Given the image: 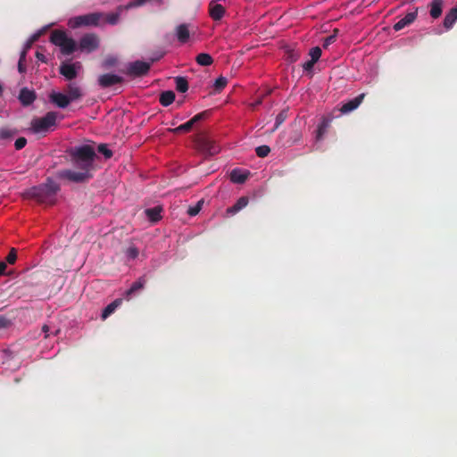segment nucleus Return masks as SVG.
Listing matches in <instances>:
<instances>
[{
  "label": "nucleus",
  "mask_w": 457,
  "mask_h": 457,
  "mask_svg": "<svg viewBox=\"0 0 457 457\" xmlns=\"http://www.w3.org/2000/svg\"><path fill=\"white\" fill-rule=\"evenodd\" d=\"M67 153L78 170L64 169L56 171L55 178L72 183H86L93 178L92 170L96 154L90 145L71 147Z\"/></svg>",
  "instance_id": "obj_1"
},
{
  "label": "nucleus",
  "mask_w": 457,
  "mask_h": 457,
  "mask_svg": "<svg viewBox=\"0 0 457 457\" xmlns=\"http://www.w3.org/2000/svg\"><path fill=\"white\" fill-rule=\"evenodd\" d=\"M61 187L53 179L47 178L46 182L32 187L29 190L31 198L37 200L39 204L46 205H54L57 201V194Z\"/></svg>",
  "instance_id": "obj_2"
},
{
  "label": "nucleus",
  "mask_w": 457,
  "mask_h": 457,
  "mask_svg": "<svg viewBox=\"0 0 457 457\" xmlns=\"http://www.w3.org/2000/svg\"><path fill=\"white\" fill-rule=\"evenodd\" d=\"M50 42L59 46L62 54L70 55L77 49V44L74 39L69 37L65 31L55 29L52 31Z\"/></svg>",
  "instance_id": "obj_3"
},
{
  "label": "nucleus",
  "mask_w": 457,
  "mask_h": 457,
  "mask_svg": "<svg viewBox=\"0 0 457 457\" xmlns=\"http://www.w3.org/2000/svg\"><path fill=\"white\" fill-rule=\"evenodd\" d=\"M195 147L202 154L212 156L220 153V146L216 140L208 134H200L195 141Z\"/></svg>",
  "instance_id": "obj_4"
},
{
  "label": "nucleus",
  "mask_w": 457,
  "mask_h": 457,
  "mask_svg": "<svg viewBox=\"0 0 457 457\" xmlns=\"http://www.w3.org/2000/svg\"><path fill=\"white\" fill-rule=\"evenodd\" d=\"M57 113L48 112L45 116L31 120V129L34 133H46L56 126Z\"/></svg>",
  "instance_id": "obj_5"
},
{
  "label": "nucleus",
  "mask_w": 457,
  "mask_h": 457,
  "mask_svg": "<svg viewBox=\"0 0 457 457\" xmlns=\"http://www.w3.org/2000/svg\"><path fill=\"white\" fill-rule=\"evenodd\" d=\"M104 16V12H91L74 17L69 21V26L76 29L81 26H98Z\"/></svg>",
  "instance_id": "obj_6"
},
{
  "label": "nucleus",
  "mask_w": 457,
  "mask_h": 457,
  "mask_svg": "<svg viewBox=\"0 0 457 457\" xmlns=\"http://www.w3.org/2000/svg\"><path fill=\"white\" fill-rule=\"evenodd\" d=\"M99 37L95 33H87L79 39V48L82 52L92 53L99 47Z\"/></svg>",
  "instance_id": "obj_7"
},
{
  "label": "nucleus",
  "mask_w": 457,
  "mask_h": 457,
  "mask_svg": "<svg viewBox=\"0 0 457 457\" xmlns=\"http://www.w3.org/2000/svg\"><path fill=\"white\" fill-rule=\"evenodd\" d=\"M150 63L143 61H136L129 63L125 73L130 77H142L147 74Z\"/></svg>",
  "instance_id": "obj_8"
},
{
  "label": "nucleus",
  "mask_w": 457,
  "mask_h": 457,
  "mask_svg": "<svg viewBox=\"0 0 457 457\" xmlns=\"http://www.w3.org/2000/svg\"><path fill=\"white\" fill-rule=\"evenodd\" d=\"M124 81L123 78L115 74L106 73L98 77V84L101 87L106 88Z\"/></svg>",
  "instance_id": "obj_9"
},
{
  "label": "nucleus",
  "mask_w": 457,
  "mask_h": 457,
  "mask_svg": "<svg viewBox=\"0 0 457 457\" xmlns=\"http://www.w3.org/2000/svg\"><path fill=\"white\" fill-rule=\"evenodd\" d=\"M217 1L212 0L208 6L209 15L214 21H220L226 12L225 7L218 4Z\"/></svg>",
  "instance_id": "obj_10"
},
{
  "label": "nucleus",
  "mask_w": 457,
  "mask_h": 457,
  "mask_svg": "<svg viewBox=\"0 0 457 457\" xmlns=\"http://www.w3.org/2000/svg\"><path fill=\"white\" fill-rule=\"evenodd\" d=\"M131 6H133L132 3L127 5H119L114 12L104 13L102 21H104L106 23L111 25H116L119 22L121 12Z\"/></svg>",
  "instance_id": "obj_11"
},
{
  "label": "nucleus",
  "mask_w": 457,
  "mask_h": 457,
  "mask_svg": "<svg viewBox=\"0 0 457 457\" xmlns=\"http://www.w3.org/2000/svg\"><path fill=\"white\" fill-rule=\"evenodd\" d=\"M147 282L146 277L141 276L137 280L132 283L130 287L125 292V298L129 300L133 295L138 294Z\"/></svg>",
  "instance_id": "obj_12"
},
{
  "label": "nucleus",
  "mask_w": 457,
  "mask_h": 457,
  "mask_svg": "<svg viewBox=\"0 0 457 457\" xmlns=\"http://www.w3.org/2000/svg\"><path fill=\"white\" fill-rule=\"evenodd\" d=\"M76 65L79 67V63H62L59 68L60 73L68 80H72L78 76Z\"/></svg>",
  "instance_id": "obj_13"
},
{
  "label": "nucleus",
  "mask_w": 457,
  "mask_h": 457,
  "mask_svg": "<svg viewBox=\"0 0 457 457\" xmlns=\"http://www.w3.org/2000/svg\"><path fill=\"white\" fill-rule=\"evenodd\" d=\"M37 95L34 90H30L28 87H22L20 90L18 99L23 106H29L36 100Z\"/></svg>",
  "instance_id": "obj_14"
},
{
  "label": "nucleus",
  "mask_w": 457,
  "mask_h": 457,
  "mask_svg": "<svg viewBox=\"0 0 457 457\" xmlns=\"http://www.w3.org/2000/svg\"><path fill=\"white\" fill-rule=\"evenodd\" d=\"M364 97H365V94L362 93V94H360L359 96H357L356 97L349 100L348 102L345 103L341 106L340 112L342 113H348L350 112H353V110H355L359 107V105L363 101Z\"/></svg>",
  "instance_id": "obj_15"
},
{
  "label": "nucleus",
  "mask_w": 457,
  "mask_h": 457,
  "mask_svg": "<svg viewBox=\"0 0 457 457\" xmlns=\"http://www.w3.org/2000/svg\"><path fill=\"white\" fill-rule=\"evenodd\" d=\"M418 15V9H415L413 12H408L403 18L398 21L394 25V29L395 31H399L405 28L406 26L414 22Z\"/></svg>",
  "instance_id": "obj_16"
},
{
  "label": "nucleus",
  "mask_w": 457,
  "mask_h": 457,
  "mask_svg": "<svg viewBox=\"0 0 457 457\" xmlns=\"http://www.w3.org/2000/svg\"><path fill=\"white\" fill-rule=\"evenodd\" d=\"M50 101L54 104L59 108H66L70 103L71 99L62 93L54 92L49 96Z\"/></svg>",
  "instance_id": "obj_17"
},
{
  "label": "nucleus",
  "mask_w": 457,
  "mask_h": 457,
  "mask_svg": "<svg viewBox=\"0 0 457 457\" xmlns=\"http://www.w3.org/2000/svg\"><path fill=\"white\" fill-rule=\"evenodd\" d=\"M176 37L181 44H185L190 37L189 25L187 23L179 24L176 27Z\"/></svg>",
  "instance_id": "obj_18"
},
{
  "label": "nucleus",
  "mask_w": 457,
  "mask_h": 457,
  "mask_svg": "<svg viewBox=\"0 0 457 457\" xmlns=\"http://www.w3.org/2000/svg\"><path fill=\"white\" fill-rule=\"evenodd\" d=\"M457 21V5L453 7L445 15L444 19V27L446 29L453 28V24Z\"/></svg>",
  "instance_id": "obj_19"
},
{
  "label": "nucleus",
  "mask_w": 457,
  "mask_h": 457,
  "mask_svg": "<svg viewBox=\"0 0 457 457\" xmlns=\"http://www.w3.org/2000/svg\"><path fill=\"white\" fill-rule=\"evenodd\" d=\"M122 303L121 298H117L114 301H112L111 303H109L102 312L101 318L103 320L107 319L111 314H112L116 309L120 306Z\"/></svg>",
  "instance_id": "obj_20"
},
{
  "label": "nucleus",
  "mask_w": 457,
  "mask_h": 457,
  "mask_svg": "<svg viewBox=\"0 0 457 457\" xmlns=\"http://www.w3.org/2000/svg\"><path fill=\"white\" fill-rule=\"evenodd\" d=\"M67 96L71 99V102L79 99L82 96L81 89L74 83H70L66 88Z\"/></svg>",
  "instance_id": "obj_21"
},
{
  "label": "nucleus",
  "mask_w": 457,
  "mask_h": 457,
  "mask_svg": "<svg viewBox=\"0 0 457 457\" xmlns=\"http://www.w3.org/2000/svg\"><path fill=\"white\" fill-rule=\"evenodd\" d=\"M247 177H248V173L243 172L242 170H240L238 169L232 170L230 172V175H229L230 180L233 183H237V184H242V183L245 182V180L247 179Z\"/></svg>",
  "instance_id": "obj_22"
},
{
  "label": "nucleus",
  "mask_w": 457,
  "mask_h": 457,
  "mask_svg": "<svg viewBox=\"0 0 457 457\" xmlns=\"http://www.w3.org/2000/svg\"><path fill=\"white\" fill-rule=\"evenodd\" d=\"M162 208L161 206H155L153 208L145 209V213L152 222H157L162 219Z\"/></svg>",
  "instance_id": "obj_23"
},
{
  "label": "nucleus",
  "mask_w": 457,
  "mask_h": 457,
  "mask_svg": "<svg viewBox=\"0 0 457 457\" xmlns=\"http://www.w3.org/2000/svg\"><path fill=\"white\" fill-rule=\"evenodd\" d=\"M430 6V16L433 19L439 18L443 12V0H433Z\"/></svg>",
  "instance_id": "obj_24"
},
{
  "label": "nucleus",
  "mask_w": 457,
  "mask_h": 457,
  "mask_svg": "<svg viewBox=\"0 0 457 457\" xmlns=\"http://www.w3.org/2000/svg\"><path fill=\"white\" fill-rule=\"evenodd\" d=\"M248 204V198L246 196H241L234 205L227 209V212L229 214H236L240 210L245 208Z\"/></svg>",
  "instance_id": "obj_25"
},
{
  "label": "nucleus",
  "mask_w": 457,
  "mask_h": 457,
  "mask_svg": "<svg viewBox=\"0 0 457 457\" xmlns=\"http://www.w3.org/2000/svg\"><path fill=\"white\" fill-rule=\"evenodd\" d=\"M175 100V93L171 90H167V91H164L162 92L161 95H160V104L162 105V106H169Z\"/></svg>",
  "instance_id": "obj_26"
},
{
  "label": "nucleus",
  "mask_w": 457,
  "mask_h": 457,
  "mask_svg": "<svg viewBox=\"0 0 457 457\" xmlns=\"http://www.w3.org/2000/svg\"><path fill=\"white\" fill-rule=\"evenodd\" d=\"M195 62L201 66H210L213 62V58L206 53H201L196 55Z\"/></svg>",
  "instance_id": "obj_27"
},
{
  "label": "nucleus",
  "mask_w": 457,
  "mask_h": 457,
  "mask_svg": "<svg viewBox=\"0 0 457 457\" xmlns=\"http://www.w3.org/2000/svg\"><path fill=\"white\" fill-rule=\"evenodd\" d=\"M176 89L180 93H185L188 90V82L184 77H177L175 79Z\"/></svg>",
  "instance_id": "obj_28"
},
{
  "label": "nucleus",
  "mask_w": 457,
  "mask_h": 457,
  "mask_svg": "<svg viewBox=\"0 0 457 457\" xmlns=\"http://www.w3.org/2000/svg\"><path fill=\"white\" fill-rule=\"evenodd\" d=\"M194 126V123L189 120L188 121L185 122L184 124L179 125V127L175 129H170V132L179 134L181 132H188L192 129Z\"/></svg>",
  "instance_id": "obj_29"
},
{
  "label": "nucleus",
  "mask_w": 457,
  "mask_h": 457,
  "mask_svg": "<svg viewBox=\"0 0 457 457\" xmlns=\"http://www.w3.org/2000/svg\"><path fill=\"white\" fill-rule=\"evenodd\" d=\"M17 131L15 129L10 128H1L0 129V139H10L12 138Z\"/></svg>",
  "instance_id": "obj_30"
},
{
  "label": "nucleus",
  "mask_w": 457,
  "mask_h": 457,
  "mask_svg": "<svg viewBox=\"0 0 457 457\" xmlns=\"http://www.w3.org/2000/svg\"><path fill=\"white\" fill-rule=\"evenodd\" d=\"M286 54V59L289 62H295L301 56L300 52L295 51L294 49L287 50Z\"/></svg>",
  "instance_id": "obj_31"
},
{
  "label": "nucleus",
  "mask_w": 457,
  "mask_h": 457,
  "mask_svg": "<svg viewBox=\"0 0 457 457\" xmlns=\"http://www.w3.org/2000/svg\"><path fill=\"white\" fill-rule=\"evenodd\" d=\"M97 151L103 154L105 159H110L113 155L112 151L108 148L106 144H100L97 146Z\"/></svg>",
  "instance_id": "obj_32"
},
{
  "label": "nucleus",
  "mask_w": 457,
  "mask_h": 457,
  "mask_svg": "<svg viewBox=\"0 0 457 457\" xmlns=\"http://www.w3.org/2000/svg\"><path fill=\"white\" fill-rule=\"evenodd\" d=\"M227 83L228 79L220 76L215 80L213 87L216 91L220 92L227 86Z\"/></svg>",
  "instance_id": "obj_33"
},
{
  "label": "nucleus",
  "mask_w": 457,
  "mask_h": 457,
  "mask_svg": "<svg viewBox=\"0 0 457 457\" xmlns=\"http://www.w3.org/2000/svg\"><path fill=\"white\" fill-rule=\"evenodd\" d=\"M255 153L257 156L261 158L266 157L270 153V148L268 145H260L255 148Z\"/></svg>",
  "instance_id": "obj_34"
},
{
  "label": "nucleus",
  "mask_w": 457,
  "mask_h": 457,
  "mask_svg": "<svg viewBox=\"0 0 457 457\" xmlns=\"http://www.w3.org/2000/svg\"><path fill=\"white\" fill-rule=\"evenodd\" d=\"M337 33H338V29H334L332 35L327 37L324 39L323 45H322L324 48H328L331 44H333L336 41L337 37Z\"/></svg>",
  "instance_id": "obj_35"
},
{
  "label": "nucleus",
  "mask_w": 457,
  "mask_h": 457,
  "mask_svg": "<svg viewBox=\"0 0 457 457\" xmlns=\"http://www.w3.org/2000/svg\"><path fill=\"white\" fill-rule=\"evenodd\" d=\"M321 53L322 52H321L320 47L315 46V47L311 48V50L309 52V55L311 56V59L313 60V62H317L321 56Z\"/></svg>",
  "instance_id": "obj_36"
},
{
  "label": "nucleus",
  "mask_w": 457,
  "mask_h": 457,
  "mask_svg": "<svg viewBox=\"0 0 457 457\" xmlns=\"http://www.w3.org/2000/svg\"><path fill=\"white\" fill-rule=\"evenodd\" d=\"M287 113L286 110L281 111L276 117L274 129H277L287 119Z\"/></svg>",
  "instance_id": "obj_37"
},
{
  "label": "nucleus",
  "mask_w": 457,
  "mask_h": 457,
  "mask_svg": "<svg viewBox=\"0 0 457 457\" xmlns=\"http://www.w3.org/2000/svg\"><path fill=\"white\" fill-rule=\"evenodd\" d=\"M329 126V120H323L317 129V139H320Z\"/></svg>",
  "instance_id": "obj_38"
},
{
  "label": "nucleus",
  "mask_w": 457,
  "mask_h": 457,
  "mask_svg": "<svg viewBox=\"0 0 457 457\" xmlns=\"http://www.w3.org/2000/svg\"><path fill=\"white\" fill-rule=\"evenodd\" d=\"M117 58L114 56H108L103 62V67L105 69L112 68L117 64Z\"/></svg>",
  "instance_id": "obj_39"
},
{
  "label": "nucleus",
  "mask_w": 457,
  "mask_h": 457,
  "mask_svg": "<svg viewBox=\"0 0 457 457\" xmlns=\"http://www.w3.org/2000/svg\"><path fill=\"white\" fill-rule=\"evenodd\" d=\"M203 201H199L195 206H190L187 210V213L190 216H195L199 213L202 208Z\"/></svg>",
  "instance_id": "obj_40"
},
{
  "label": "nucleus",
  "mask_w": 457,
  "mask_h": 457,
  "mask_svg": "<svg viewBox=\"0 0 457 457\" xmlns=\"http://www.w3.org/2000/svg\"><path fill=\"white\" fill-rule=\"evenodd\" d=\"M5 260H6V262H8L9 264H13L16 262V260H17V252H16L15 248H12L10 250V252L7 254Z\"/></svg>",
  "instance_id": "obj_41"
},
{
  "label": "nucleus",
  "mask_w": 457,
  "mask_h": 457,
  "mask_svg": "<svg viewBox=\"0 0 457 457\" xmlns=\"http://www.w3.org/2000/svg\"><path fill=\"white\" fill-rule=\"evenodd\" d=\"M126 255L129 259H136L138 256V250L135 246H130L126 250Z\"/></svg>",
  "instance_id": "obj_42"
},
{
  "label": "nucleus",
  "mask_w": 457,
  "mask_h": 457,
  "mask_svg": "<svg viewBox=\"0 0 457 457\" xmlns=\"http://www.w3.org/2000/svg\"><path fill=\"white\" fill-rule=\"evenodd\" d=\"M26 145H27V139L23 137L17 138L14 143V146H15L16 150H21L22 148L25 147Z\"/></svg>",
  "instance_id": "obj_43"
},
{
  "label": "nucleus",
  "mask_w": 457,
  "mask_h": 457,
  "mask_svg": "<svg viewBox=\"0 0 457 457\" xmlns=\"http://www.w3.org/2000/svg\"><path fill=\"white\" fill-rule=\"evenodd\" d=\"M208 115V111H204V112H202L196 115H195L191 120V121L194 123V125L202 120L203 119H204L206 116Z\"/></svg>",
  "instance_id": "obj_44"
},
{
  "label": "nucleus",
  "mask_w": 457,
  "mask_h": 457,
  "mask_svg": "<svg viewBox=\"0 0 457 457\" xmlns=\"http://www.w3.org/2000/svg\"><path fill=\"white\" fill-rule=\"evenodd\" d=\"M315 63H316V62H313V60L311 59V60L305 62L304 63H303V69L306 71H311Z\"/></svg>",
  "instance_id": "obj_45"
},
{
  "label": "nucleus",
  "mask_w": 457,
  "mask_h": 457,
  "mask_svg": "<svg viewBox=\"0 0 457 457\" xmlns=\"http://www.w3.org/2000/svg\"><path fill=\"white\" fill-rule=\"evenodd\" d=\"M9 324V320L4 316L0 315V328H7Z\"/></svg>",
  "instance_id": "obj_46"
},
{
  "label": "nucleus",
  "mask_w": 457,
  "mask_h": 457,
  "mask_svg": "<svg viewBox=\"0 0 457 457\" xmlns=\"http://www.w3.org/2000/svg\"><path fill=\"white\" fill-rule=\"evenodd\" d=\"M36 58H37L38 61L42 62H45V63H46V62H47V59H46V57L45 56V54H42V53H40V52H37V53H36Z\"/></svg>",
  "instance_id": "obj_47"
},
{
  "label": "nucleus",
  "mask_w": 457,
  "mask_h": 457,
  "mask_svg": "<svg viewBox=\"0 0 457 457\" xmlns=\"http://www.w3.org/2000/svg\"><path fill=\"white\" fill-rule=\"evenodd\" d=\"M18 71L20 73H24L26 71L25 62H18Z\"/></svg>",
  "instance_id": "obj_48"
},
{
  "label": "nucleus",
  "mask_w": 457,
  "mask_h": 457,
  "mask_svg": "<svg viewBox=\"0 0 457 457\" xmlns=\"http://www.w3.org/2000/svg\"><path fill=\"white\" fill-rule=\"evenodd\" d=\"M43 32H44V29L39 30V31H37V32L34 33V34L32 35L33 39H34V40H36V41H37V40L39 39V37H41V35L43 34Z\"/></svg>",
  "instance_id": "obj_49"
},
{
  "label": "nucleus",
  "mask_w": 457,
  "mask_h": 457,
  "mask_svg": "<svg viewBox=\"0 0 457 457\" xmlns=\"http://www.w3.org/2000/svg\"><path fill=\"white\" fill-rule=\"evenodd\" d=\"M27 49H23L22 52L21 53V55H20V59L19 61H21V62H26V54H27Z\"/></svg>",
  "instance_id": "obj_50"
},
{
  "label": "nucleus",
  "mask_w": 457,
  "mask_h": 457,
  "mask_svg": "<svg viewBox=\"0 0 457 457\" xmlns=\"http://www.w3.org/2000/svg\"><path fill=\"white\" fill-rule=\"evenodd\" d=\"M5 269H6V263L4 262H0V276L4 273Z\"/></svg>",
  "instance_id": "obj_51"
},
{
  "label": "nucleus",
  "mask_w": 457,
  "mask_h": 457,
  "mask_svg": "<svg viewBox=\"0 0 457 457\" xmlns=\"http://www.w3.org/2000/svg\"><path fill=\"white\" fill-rule=\"evenodd\" d=\"M148 0H136L135 3H132L133 4V6H137V5H142L144 4L145 3H146Z\"/></svg>",
  "instance_id": "obj_52"
},
{
  "label": "nucleus",
  "mask_w": 457,
  "mask_h": 457,
  "mask_svg": "<svg viewBox=\"0 0 457 457\" xmlns=\"http://www.w3.org/2000/svg\"><path fill=\"white\" fill-rule=\"evenodd\" d=\"M42 331L46 334L49 331V327L47 325H44L42 327Z\"/></svg>",
  "instance_id": "obj_53"
},
{
  "label": "nucleus",
  "mask_w": 457,
  "mask_h": 457,
  "mask_svg": "<svg viewBox=\"0 0 457 457\" xmlns=\"http://www.w3.org/2000/svg\"><path fill=\"white\" fill-rule=\"evenodd\" d=\"M32 44L29 43V41H28L25 45V47L24 49H27V51L31 47Z\"/></svg>",
  "instance_id": "obj_54"
},
{
  "label": "nucleus",
  "mask_w": 457,
  "mask_h": 457,
  "mask_svg": "<svg viewBox=\"0 0 457 457\" xmlns=\"http://www.w3.org/2000/svg\"><path fill=\"white\" fill-rule=\"evenodd\" d=\"M28 41H29L30 44H33L34 42H36V40L33 39L32 36L30 37V38Z\"/></svg>",
  "instance_id": "obj_55"
},
{
  "label": "nucleus",
  "mask_w": 457,
  "mask_h": 457,
  "mask_svg": "<svg viewBox=\"0 0 457 457\" xmlns=\"http://www.w3.org/2000/svg\"><path fill=\"white\" fill-rule=\"evenodd\" d=\"M3 94V87L2 85L0 84V96Z\"/></svg>",
  "instance_id": "obj_56"
}]
</instances>
